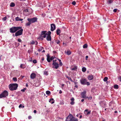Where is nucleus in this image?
Masks as SVG:
<instances>
[{
  "instance_id": "nucleus-20",
  "label": "nucleus",
  "mask_w": 121,
  "mask_h": 121,
  "mask_svg": "<svg viewBox=\"0 0 121 121\" xmlns=\"http://www.w3.org/2000/svg\"><path fill=\"white\" fill-rule=\"evenodd\" d=\"M20 67L22 69H24L25 68V66L24 65L22 64L21 65Z\"/></svg>"
},
{
  "instance_id": "nucleus-60",
  "label": "nucleus",
  "mask_w": 121,
  "mask_h": 121,
  "mask_svg": "<svg viewBox=\"0 0 121 121\" xmlns=\"http://www.w3.org/2000/svg\"><path fill=\"white\" fill-rule=\"evenodd\" d=\"M84 99H82L81 100V101L82 102H83L84 101Z\"/></svg>"
},
{
  "instance_id": "nucleus-55",
  "label": "nucleus",
  "mask_w": 121,
  "mask_h": 121,
  "mask_svg": "<svg viewBox=\"0 0 121 121\" xmlns=\"http://www.w3.org/2000/svg\"><path fill=\"white\" fill-rule=\"evenodd\" d=\"M88 56H86V60H87V58H88Z\"/></svg>"
},
{
  "instance_id": "nucleus-35",
  "label": "nucleus",
  "mask_w": 121,
  "mask_h": 121,
  "mask_svg": "<svg viewBox=\"0 0 121 121\" xmlns=\"http://www.w3.org/2000/svg\"><path fill=\"white\" fill-rule=\"evenodd\" d=\"M7 17H4L3 18H2V20L3 21H5Z\"/></svg>"
},
{
  "instance_id": "nucleus-29",
  "label": "nucleus",
  "mask_w": 121,
  "mask_h": 121,
  "mask_svg": "<svg viewBox=\"0 0 121 121\" xmlns=\"http://www.w3.org/2000/svg\"><path fill=\"white\" fill-rule=\"evenodd\" d=\"M50 93V92L49 91H46V93L47 95H49Z\"/></svg>"
},
{
  "instance_id": "nucleus-63",
  "label": "nucleus",
  "mask_w": 121,
  "mask_h": 121,
  "mask_svg": "<svg viewBox=\"0 0 121 121\" xmlns=\"http://www.w3.org/2000/svg\"><path fill=\"white\" fill-rule=\"evenodd\" d=\"M58 60H59L60 62H61V60H60L59 59H58Z\"/></svg>"
},
{
  "instance_id": "nucleus-12",
  "label": "nucleus",
  "mask_w": 121,
  "mask_h": 121,
  "mask_svg": "<svg viewBox=\"0 0 121 121\" xmlns=\"http://www.w3.org/2000/svg\"><path fill=\"white\" fill-rule=\"evenodd\" d=\"M81 83L83 85H86V84L87 81L86 79H82L80 81Z\"/></svg>"
},
{
  "instance_id": "nucleus-50",
  "label": "nucleus",
  "mask_w": 121,
  "mask_h": 121,
  "mask_svg": "<svg viewBox=\"0 0 121 121\" xmlns=\"http://www.w3.org/2000/svg\"><path fill=\"white\" fill-rule=\"evenodd\" d=\"M57 61V60L56 59L55 60H53V63H55V62H56V61Z\"/></svg>"
},
{
  "instance_id": "nucleus-7",
  "label": "nucleus",
  "mask_w": 121,
  "mask_h": 121,
  "mask_svg": "<svg viewBox=\"0 0 121 121\" xmlns=\"http://www.w3.org/2000/svg\"><path fill=\"white\" fill-rule=\"evenodd\" d=\"M81 98L84 99H86L87 96L86 95V91H84L81 92Z\"/></svg>"
},
{
  "instance_id": "nucleus-16",
  "label": "nucleus",
  "mask_w": 121,
  "mask_h": 121,
  "mask_svg": "<svg viewBox=\"0 0 121 121\" xmlns=\"http://www.w3.org/2000/svg\"><path fill=\"white\" fill-rule=\"evenodd\" d=\"M84 113L86 115H88L90 113V111H88L87 109L86 110L84 111Z\"/></svg>"
},
{
  "instance_id": "nucleus-51",
  "label": "nucleus",
  "mask_w": 121,
  "mask_h": 121,
  "mask_svg": "<svg viewBox=\"0 0 121 121\" xmlns=\"http://www.w3.org/2000/svg\"><path fill=\"white\" fill-rule=\"evenodd\" d=\"M24 11H25L26 12H28V10L27 9H26L24 10Z\"/></svg>"
},
{
  "instance_id": "nucleus-64",
  "label": "nucleus",
  "mask_w": 121,
  "mask_h": 121,
  "mask_svg": "<svg viewBox=\"0 0 121 121\" xmlns=\"http://www.w3.org/2000/svg\"><path fill=\"white\" fill-rule=\"evenodd\" d=\"M42 60L43 61L44 60V59L43 57L42 59Z\"/></svg>"
},
{
  "instance_id": "nucleus-6",
  "label": "nucleus",
  "mask_w": 121,
  "mask_h": 121,
  "mask_svg": "<svg viewBox=\"0 0 121 121\" xmlns=\"http://www.w3.org/2000/svg\"><path fill=\"white\" fill-rule=\"evenodd\" d=\"M23 30V29H21L19 30L15 33V35L16 36H17L21 35L22 34Z\"/></svg>"
},
{
  "instance_id": "nucleus-56",
  "label": "nucleus",
  "mask_w": 121,
  "mask_h": 121,
  "mask_svg": "<svg viewBox=\"0 0 121 121\" xmlns=\"http://www.w3.org/2000/svg\"><path fill=\"white\" fill-rule=\"evenodd\" d=\"M59 93L60 94H61V93H62V91H61V90H60L59 91Z\"/></svg>"
},
{
  "instance_id": "nucleus-25",
  "label": "nucleus",
  "mask_w": 121,
  "mask_h": 121,
  "mask_svg": "<svg viewBox=\"0 0 121 121\" xmlns=\"http://www.w3.org/2000/svg\"><path fill=\"white\" fill-rule=\"evenodd\" d=\"M55 42L57 44H59L60 43V41L59 40H56L55 41Z\"/></svg>"
},
{
  "instance_id": "nucleus-23",
  "label": "nucleus",
  "mask_w": 121,
  "mask_h": 121,
  "mask_svg": "<svg viewBox=\"0 0 121 121\" xmlns=\"http://www.w3.org/2000/svg\"><path fill=\"white\" fill-rule=\"evenodd\" d=\"M15 6V4L13 3V2H12L11 3V4L10 5V6L11 7H14Z\"/></svg>"
},
{
  "instance_id": "nucleus-27",
  "label": "nucleus",
  "mask_w": 121,
  "mask_h": 121,
  "mask_svg": "<svg viewBox=\"0 0 121 121\" xmlns=\"http://www.w3.org/2000/svg\"><path fill=\"white\" fill-rule=\"evenodd\" d=\"M108 77H104V79H103V80L104 82H106L108 80Z\"/></svg>"
},
{
  "instance_id": "nucleus-37",
  "label": "nucleus",
  "mask_w": 121,
  "mask_h": 121,
  "mask_svg": "<svg viewBox=\"0 0 121 121\" xmlns=\"http://www.w3.org/2000/svg\"><path fill=\"white\" fill-rule=\"evenodd\" d=\"M74 101H71L70 103V104L71 105H73L74 104Z\"/></svg>"
},
{
  "instance_id": "nucleus-31",
  "label": "nucleus",
  "mask_w": 121,
  "mask_h": 121,
  "mask_svg": "<svg viewBox=\"0 0 121 121\" xmlns=\"http://www.w3.org/2000/svg\"><path fill=\"white\" fill-rule=\"evenodd\" d=\"M44 74L46 75H48V73L47 71H45L44 72Z\"/></svg>"
},
{
  "instance_id": "nucleus-36",
  "label": "nucleus",
  "mask_w": 121,
  "mask_h": 121,
  "mask_svg": "<svg viewBox=\"0 0 121 121\" xmlns=\"http://www.w3.org/2000/svg\"><path fill=\"white\" fill-rule=\"evenodd\" d=\"M33 62L35 64V63H37V61L36 60H33Z\"/></svg>"
},
{
  "instance_id": "nucleus-19",
  "label": "nucleus",
  "mask_w": 121,
  "mask_h": 121,
  "mask_svg": "<svg viewBox=\"0 0 121 121\" xmlns=\"http://www.w3.org/2000/svg\"><path fill=\"white\" fill-rule=\"evenodd\" d=\"M56 34L58 35H60V30L59 29H58L56 30Z\"/></svg>"
},
{
  "instance_id": "nucleus-9",
  "label": "nucleus",
  "mask_w": 121,
  "mask_h": 121,
  "mask_svg": "<svg viewBox=\"0 0 121 121\" xmlns=\"http://www.w3.org/2000/svg\"><path fill=\"white\" fill-rule=\"evenodd\" d=\"M54 59L53 56H52L50 58V56L48 54L47 56V60L48 62H50L51 60H52Z\"/></svg>"
},
{
  "instance_id": "nucleus-57",
  "label": "nucleus",
  "mask_w": 121,
  "mask_h": 121,
  "mask_svg": "<svg viewBox=\"0 0 121 121\" xmlns=\"http://www.w3.org/2000/svg\"><path fill=\"white\" fill-rule=\"evenodd\" d=\"M22 107V105L21 104H20L19 106V108H20Z\"/></svg>"
},
{
  "instance_id": "nucleus-49",
  "label": "nucleus",
  "mask_w": 121,
  "mask_h": 121,
  "mask_svg": "<svg viewBox=\"0 0 121 121\" xmlns=\"http://www.w3.org/2000/svg\"><path fill=\"white\" fill-rule=\"evenodd\" d=\"M31 43V44H34L35 42L34 41H32Z\"/></svg>"
},
{
  "instance_id": "nucleus-53",
  "label": "nucleus",
  "mask_w": 121,
  "mask_h": 121,
  "mask_svg": "<svg viewBox=\"0 0 121 121\" xmlns=\"http://www.w3.org/2000/svg\"><path fill=\"white\" fill-rule=\"evenodd\" d=\"M32 58H31L29 60V61L30 62H31L32 61Z\"/></svg>"
},
{
  "instance_id": "nucleus-10",
  "label": "nucleus",
  "mask_w": 121,
  "mask_h": 121,
  "mask_svg": "<svg viewBox=\"0 0 121 121\" xmlns=\"http://www.w3.org/2000/svg\"><path fill=\"white\" fill-rule=\"evenodd\" d=\"M52 65L53 66V68L56 69H57L59 67V64L57 62L53 63Z\"/></svg>"
},
{
  "instance_id": "nucleus-41",
  "label": "nucleus",
  "mask_w": 121,
  "mask_h": 121,
  "mask_svg": "<svg viewBox=\"0 0 121 121\" xmlns=\"http://www.w3.org/2000/svg\"><path fill=\"white\" fill-rule=\"evenodd\" d=\"M39 39L40 40H43V37H41V36H40V37L39 38Z\"/></svg>"
},
{
  "instance_id": "nucleus-38",
  "label": "nucleus",
  "mask_w": 121,
  "mask_h": 121,
  "mask_svg": "<svg viewBox=\"0 0 121 121\" xmlns=\"http://www.w3.org/2000/svg\"><path fill=\"white\" fill-rule=\"evenodd\" d=\"M76 4V2L75 1H73L72 3V4L73 5H75Z\"/></svg>"
},
{
  "instance_id": "nucleus-48",
  "label": "nucleus",
  "mask_w": 121,
  "mask_h": 121,
  "mask_svg": "<svg viewBox=\"0 0 121 121\" xmlns=\"http://www.w3.org/2000/svg\"><path fill=\"white\" fill-rule=\"evenodd\" d=\"M87 85H90V83L89 82H86V84Z\"/></svg>"
},
{
  "instance_id": "nucleus-61",
  "label": "nucleus",
  "mask_w": 121,
  "mask_h": 121,
  "mask_svg": "<svg viewBox=\"0 0 121 121\" xmlns=\"http://www.w3.org/2000/svg\"><path fill=\"white\" fill-rule=\"evenodd\" d=\"M63 44L64 45H66V44L64 43H63Z\"/></svg>"
},
{
  "instance_id": "nucleus-59",
  "label": "nucleus",
  "mask_w": 121,
  "mask_h": 121,
  "mask_svg": "<svg viewBox=\"0 0 121 121\" xmlns=\"http://www.w3.org/2000/svg\"><path fill=\"white\" fill-rule=\"evenodd\" d=\"M75 87H76L77 88H78V86L77 85H75Z\"/></svg>"
},
{
  "instance_id": "nucleus-52",
  "label": "nucleus",
  "mask_w": 121,
  "mask_h": 121,
  "mask_svg": "<svg viewBox=\"0 0 121 121\" xmlns=\"http://www.w3.org/2000/svg\"><path fill=\"white\" fill-rule=\"evenodd\" d=\"M53 100V98L52 99H51L49 101V102H50L51 101Z\"/></svg>"
},
{
  "instance_id": "nucleus-13",
  "label": "nucleus",
  "mask_w": 121,
  "mask_h": 121,
  "mask_svg": "<svg viewBox=\"0 0 121 121\" xmlns=\"http://www.w3.org/2000/svg\"><path fill=\"white\" fill-rule=\"evenodd\" d=\"M36 76V74L34 73H33L31 74L30 77L31 79H34L35 77Z\"/></svg>"
},
{
  "instance_id": "nucleus-44",
  "label": "nucleus",
  "mask_w": 121,
  "mask_h": 121,
  "mask_svg": "<svg viewBox=\"0 0 121 121\" xmlns=\"http://www.w3.org/2000/svg\"><path fill=\"white\" fill-rule=\"evenodd\" d=\"M119 80H120L121 82V76H120L118 78Z\"/></svg>"
},
{
  "instance_id": "nucleus-22",
  "label": "nucleus",
  "mask_w": 121,
  "mask_h": 121,
  "mask_svg": "<svg viewBox=\"0 0 121 121\" xmlns=\"http://www.w3.org/2000/svg\"><path fill=\"white\" fill-rule=\"evenodd\" d=\"M77 69V66H75L73 68H72L71 69V70H75Z\"/></svg>"
},
{
  "instance_id": "nucleus-3",
  "label": "nucleus",
  "mask_w": 121,
  "mask_h": 121,
  "mask_svg": "<svg viewBox=\"0 0 121 121\" xmlns=\"http://www.w3.org/2000/svg\"><path fill=\"white\" fill-rule=\"evenodd\" d=\"M78 120L72 116L68 117L65 121H78Z\"/></svg>"
},
{
  "instance_id": "nucleus-43",
  "label": "nucleus",
  "mask_w": 121,
  "mask_h": 121,
  "mask_svg": "<svg viewBox=\"0 0 121 121\" xmlns=\"http://www.w3.org/2000/svg\"><path fill=\"white\" fill-rule=\"evenodd\" d=\"M117 9H115L113 10V11L114 12H116Z\"/></svg>"
},
{
  "instance_id": "nucleus-4",
  "label": "nucleus",
  "mask_w": 121,
  "mask_h": 121,
  "mask_svg": "<svg viewBox=\"0 0 121 121\" xmlns=\"http://www.w3.org/2000/svg\"><path fill=\"white\" fill-rule=\"evenodd\" d=\"M8 95V92L6 91H5L2 94H0V98H2L3 97H5Z\"/></svg>"
},
{
  "instance_id": "nucleus-42",
  "label": "nucleus",
  "mask_w": 121,
  "mask_h": 121,
  "mask_svg": "<svg viewBox=\"0 0 121 121\" xmlns=\"http://www.w3.org/2000/svg\"><path fill=\"white\" fill-rule=\"evenodd\" d=\"M87 98L88 99H92V97L91 96H90L89 97H87Z\"/></svg>"
},
{
  "instance_id": "nucleus-26",
  "label": "nucleus",
  "mask_w": 121,
  "mask_h": 121,
  "mask_svg": "<svg viewBox=\"0 0 121 121\" xmlns=\"http://www.w3.org/2000/svg\"><path fill=\"white\" fill-rule=\"evenodd\" d=\"M87 44H85L83 46V48H87Z\"/></svg>"
},
{
  "instance_id": "nucleus-40",
  "label": "nucleus",
  "mask_w": 121,
  "mask_h": 121,
  "mask_svg": "<svg viewBox=\"0 0 121 121\" xmlns=\"http://www.w3.org/2000/svg\"><path fill=\"white\" fill-rule=\"evenodd\" d=\"M17 40L18 42H21L22 41V40H21L20 39L18 38L17 39Z\"/></svg>"
},
{
  "instance_id": "nucleus-47",
  "label": "nucleus",
  "mask_w": 121,
  "mask_h": 121,
  "mask_svg": "<svg viewBox=\"0 0 121 121\" xmlns=\"http://www.w3.org/2000/svg\"><path fill=\"white\" fill-rule=\"evenodd\" d=\"M74 99L73 98H72L71 99V101H74Z\"/></svg>"
},
{
  "instance_id": "nucleus-18",
  "label": "nucleus",
  "mask_w": 121,
  "mask_h": 121,
  "mask_svg": "<svg viewBox=\"0 0 121 121\" xmlns=\"http://www.w3.org/2000/svg\"><path fill=\"white\" fill-rule=\"evenodd\" d=\"M65 53L68 55H69L71 54V52L69 51H67V52L66 51H65Z\"/></svg>"
},
{
  "instance_id": "nucleus-33",
  "label": "nucleus",
  "mask_w": 121,
  "mask_h": 121,
  "mask_svg": "<svg viewBox=\"0 0 121 121\" xmlns=\"http://www.w3.org/2000/svg\"><path fill=\"white\" fill-rule=\"evenodd\" d=\"M13 79L14 81H17V78L16 77L13 78Z\"/></svg>"
},
{
  "instance_id": "nucleus-39",
  "label": "nucleus",
  "mask_w": 121,
  "mask_h": 121,
  "mask_svg": "<svg viewBox=\"0 0 121 121\" xmlns=\"http://www.w3.org/2000/svg\"><path fill=\"white\" fill-rule=\"evenodd\" d=\"M26 90V88H24V89L21 90V91L22 92H24Z\"/></svg>"
},
{
  "instance_id": "nucleus-32",
  "label": "nucleus",
  "mask_w": 121,
  "mask_h": 121,
  "mask_svg": "<svg viewBox=\"0 0 121 121\" xmlns=\"http://www.w3.org/2000/svg\"><path fill=\"white\" fill-rule=\"evenodd\" d=\"M43 49V47H41L38 50V51H39V52H40Z\"/></svg>"
},
{
  "instance_id": "nucleus-58",
  "label": "nucleus",
  "mask_w": 121,
  "mask_h": 121,
  "mask_svg": "<svg viewBox=\"0 0 121 121\" xmlns=\"http://www.w3.org/2000/svg\"><path fill=\"white\" fill-rule=\"evenodd\" d=\"M36 110H34V113H36Z\"/></svg>"
},
{
  "instance_id": "nucleus-14",
  "label": "nucleus",
  "mask_w": 121,
  "mask_h": 121,
  "mask_svg": "<svg viewBox=\"0 0 121 121\" xmlns=\"http://www.w3.org/2000/svg\"><path fill=\"white\" fill-rule=\"evenodd\" d=\"M93 78V76L92 75H90L88 77V78L89 80H91Z\"/></svg>"
},
{
  "instance_id": "nucleus-17",
  "label": "nucleus",
  "mask_w": 121,
  "mask_h": 121,
  "mask_svg": "<svg viewBox=\"0 0 121 121\" xmlns=\"http://www.w3.org/2000/svg\"><path fill=\"white\" fill-rule=\"evenodd\" d=\"M113 1V0H108L107 3L108 4H109L112 3Z\"/></svg>"
},
{
  "instance_id": "nucleus-2",
  "label": "nucleus",
  "mask_w": 121,
  "mask_h": 121,
  "mask_svg": "<svg viewBox=\"0 0 121 121\" xmlns=\"http://www.w3.org/2000/svg\"><path fill=\"white\" fill-rule=\"evenodd\" d=\"M22 27H13L10 28V32L12 33H14L17 30L20 29Z\"/></svg>"
},
{
  "instance_id": "nucleus-8",
  "label": "nucleus",
  "mask_w": 121,
  "mask_h": 121,
  "mask_svg": "<svg viewBox=\"0 0 121 121\" xmlns=\"http://www.w3.org/2000/svg\"><path fill=\"white\" fill-rule=\"evenodd\" d=\"M47 32L45 31H42L40 36L41 37H43V38H45L47 36V34H46Z\"/></svg>"
},
{
  "instance_id": "nucleus-54",
  "label": "nucleus",
  "mask_w": 121,
  "mask_h": 121,
  "mask_svg": "<svg viewBox=\"0 0 121 121\" xmlns=\"http://www.w3.org/2000/svg\"><path fill=\"white\" fill-rule=\"evenodd\" d=\"M31 117H32L31 116H28V118L29 119H30L31 118Z\"/></svg>"
},
{
  "instance_id": "nucleus-62",
  "label": "nucleus",
  "mask_w": 121,
  "mask_h": 121,
  "mask_svg": "<svg viewBox=\"0 0 121 121\" xmlns=\"http://www.w3.org/2000/svg\"><path fill=\"white\" fill-rule=\"evenodd\" d=\"M64 84H62V85H61V86H62V88L64 86Z\"/></svg>"
},
{
  "instance_id": "nucleus-1",
  "label": "nucleus",
  "mask_w": 121,
  "mask_h": 121,
  "mask_svg": "<svg viewBox=\"0 0 121 121\" xmlns=\"http://www.w3.org/2000/svg\"><path fill=\"white\" fill-rule=\"evenodd\" d=\"M18 86V85L16 83L11 84L9 85V89L13 91L16 90Z\"/></svg>"
},
{
  "instance_id": "nucleus-45",
  "label": "nucleus",
  "mask_w": 121,
  "mask_h": 121,
  "mask_svg": "<svg viewBox=\"0 0 121 121\" xmlns=\"http://www.w3.org/2000/svg\"><path fill=\"white\" fill-rule=\"evenodd\" d=\"M60 63H59V65L60 66H61L63 65L62 63L61 62Z\"/></svg>"
},
{
  "instance_id": "nucleus-34",
  "label": "nucleus",
  "mask_w": 121,
  "mask_h": 121,
  "mask_svg": "<svg viewBox=\"0 0 121 121\" xmlns=\"http://www.w3.org/2000/svg\"><path fill=\"white\" fill-rule=\"evenodd\" d=\"M19 18L18 17H17L15 19L16 21H19Z\"/></svg>"
},
{
  "instance_id": "nucleus-15",
  "label": "nucleus",
  "mask_w": 121,
  "mask_h": 121,
  "mask_svg": "<svg viewBox=\"0 0 121 121\" xmlns=\"http://www.w3.org/2000/svg\"><path fill=\"white\" fill-rule=\"evenodd\" d=\"M46 39L48 41H51V36L50 35H47L46 37Z\"/></svg>"
},
{
  "instance_id": "nucleus-21",
  "label": "nucleus",
  "mask_w": 121,
  "mask_h": 121,
  "mask_svg": "<svg viewBox=\"0 0 121 121\" xmlns=\"http://www.w3.org/2000/svg\"><path fill=\"white\" fill-rule=\"evenodd\" d=\"M86 70V68L85 67H83L82 69V72H85Z\"/></svg>"
},
{
  "instance_id": "nucleus-46",
  "label": "nucleus",
  "mask_w": 121,
  "mask_h": 121,
  "mask_svg": "<svg viewBox=\"0 0 121 121\" xmlns=\"http://www.w3.org/2000/svg\"><path fill=\"white\" fill-rule=\"evenodd\" d=\"M68 79L69 80H70V81L71 82H73V80H72V79L70 78H68Z\"/></svg>"
},
{
  "instance_id": "nucleus-28",
  "label": "nucleus",
  "mask_w": 121,
  "mask_h": 121,
  "mask_svg": "<svg viewBox=\"0 0 121 121\" xmlns=\"http://www.w3.org/2000/svg\"><path fill=\"white\" fill-rule=\"evenodd\" d=\"M46 34H47V35H50H50L51 34V32L50 31H49L48 33L46 32Z\"/></svg>"
},
{
  "instance_id": "nucleus-11",
  "label": "nucleus",
  "mask_w": 121,
  "mask_h": 121,
  "mask_svg": "<svg viewBox=\"0 0 121 121\" xmlns=\"http://www.w3.org/2000/svg\"><path fill=\"white\" fill-rule=\"evenodd\" d=\"M56 28V26L54 24H52L51 25V30L52 31H53L55 30Z\"/></svg>"
},
{
  "instance_id": "nucleus-30",
  "label": "nucleus",
  "mask_w": 121,
  "mask_h": 121,
  "mask_svg": "<svg viewBox=\"0 0 121 121\" xmlns=\"http://www.w3.org/2000/svg\"><path fill=\"white\" fill-rule=\"evenodd\" d=\"M114 88L116 89H118V85H114Z\"/></svg>"
},
{
  "instance_id": "nucleus-24",
  "label": "nucleus",
  "mask_w": 121,
  "mask_h": 121,
  "mask_svg": "<svg viewBox=\"0 0 121 121\" xmlns=\"http://www.w3.org/2000/svg\"><path fill=\"white\" fill-rule=\"evenodd\" d=\"M31 24V23L30 22H27L26 24V26H29Z\"/></svg>"
},
{
  "instance_id": "nucleus-5",
  "label": "nucleus",
  "mask_w": 121,
  "mask_h": 121,
  "mask_svg": "<svg viewBox=\"0 0 121 121\" xmlns=\"http://www.w3.org/2000/svg\"><path fill=\"white\" fill-rule=\"evenodd\" d=\"M37 19L35 17L32 18H28L27 20L31 23L37 21Z\"/></svg>"
}]
</instances>
